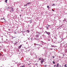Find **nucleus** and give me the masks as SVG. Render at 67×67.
<instances>
[{"mask_svg":"<svg viewBox=\"0 0 67 67\" xmlns=\"http://www.w3.org/2000/svg\"><path fill=\"white\" fill-rule=\"evenodd\" d=\"M41 64H43V62H44V59H42L41 60Z\"/></svg>","mask_w":67,"mask_h":67,"instance_id":"obj_1","label":"nucleus"},{"mask_svg":"<svg viewBox=\"0 0 67 67\" xmlns=\"http://www.w3.org/2000/svg\"><path fill=\"white\" fill-rule=\"evenodd\" d=\"M10 8L11 7H7L6 8V9L7 11H8V10H9V9H10Z\"/></svg>","mask_w":67,"mask_h":67,"instance_id":"obj_2","label":"nucleus"},{"mask_svg":"<svg viewBox=\"0 0 67 67\" xmlns=\"http://www.w3.org/2000/svg\"><path fill=\"white\" fill-rule=\"evenodd\" d=\"M10 12H11V13H12V12H13V8H11V9L10 10Z\"/></svg>","mask_w":67,"mask_h":67,"instance_id":"obj_3","label":"nucleus"},{"mask_svg":"<svg viewBox=\"0 0 67 67\" xmlns=\"http://www.w3.org/2000/svg\"><path fill=\"white\" fill-rule=\"evenodd\" d=\"M13 44H14L15 45L17 43H18V42H16L15 41H14L13 42Z\"/></svg>","mask_w":67,"mask_h":67,"instance_id":"obj_4","label":"nucleus"},{"mask_svg":"<svg viewBox=\"0 0 67 67\" xmlns=\"http://www.w3.org/2000/svg\"><path fill=\"white\" fill-rule=\"evenodd\" d=\"M45 32H46V34H48L49 35L50 34V33H49L46 31H45Z\"/></svg>","mask_w":67,"mask_h":67,"instance_id":"obj_5","label":"nucleus"},{"mask_svg":"<svg viewBox=\"0 0 67 67\" xmlns=\"http://www.w3.org/2000/svg\"><path fill=\"white\" fill-rule=\"evenodd\" d=\"M22 45H20L18 47V48L19 49H20L21 48V47H22Z\"/></svg>","mask_w":67,"mask_h":67,"instance_id":"obj_6","label":"nucleus"},{"mask_svg":"<svg viewBox=\"0 0 67 67\" xmlns=\"http://www.w3.org/2000/svg\"><path fill=\"white\" fill-rule=\"evenodd\" d=\"M64 66L65 67H67V64H66L64 65Z\"/></svg>","mask_w":67,"mask_h":67,"instance_id":"obj_7","label":"nucleus"},{"mask_svg":"<svg viewBox=\"0 0 67 67\" xmlns=\"http://www.w3.org/2000/svg\"><path fill=\"white\" fill-rule=\"evenodd\" d=\"M59 64L58 63L57 65V66H56V67H59V65H58Z\"/></svg>","mask_w":67,"mask_h":67,"instance_id":"obj_8","label":"nucleus"},{"mask_svg":"<svg viewBox=\"0 0 67 67\" xmlns=\"http://www.w3.org/2000/svg\"><path fill=\"white\" fill-rule=\"evenodd\" d=\"M7 1H8V0H5V2H6V3H7Z\"/></svg>","mask_w":67,"mask_h":67,"instance_id":"obj_9","label":"nucleus"},{"mask_svg":"<svg viewBox=\"0 0 67 67\" xmlns=\"http://www.w3.org/2000/svg\"><path fill=\"white\" fill-rule=\"evenodd\" d=\"M31 3V2H29V3H27V4H30Z\"/></svg>","mask_w":67,"mask_h":67,"instance_id":"obj_10","label":"nucleus"},{"mask_svg":"<svg viewBox=\"0 0 67 67\" xmlns=\"http://www.w3.org/2000/svg\"><path fill=\"white\" fill-rule=\"evenodd\" d=\"M39 36L38 35H36V37H38Z\"/></svg>","mask_w":67,"mask_h":67,"instance_id":"obj_11","label":"nucleus"},{"mask_svg":"<svg viewBox=\"0 0 67 67\" xmlns=\"http://www.w3.org/2000/svg\"><path fill=\"white\" fill-rule=\"evenodd\" d=\"M65 52H67V49H65Z\"/></svg>","mask_w":67,"mask_h":67,"instance_id":"obj_12","label":"nucleus"},{"mask_svg":"<svg viewBox=\"0 0 67 67\" xmlns=\"http://www.w3.org/2000/svg\"><path fill=\"white\" fill-rule=\"evenodd\" d=\"M26 31L27 32V33H29V32H30V31L27 30Z\"/></svg>","mask_w":67,"mask_h":67,"instance_id":"obj_13","label":"nucleus"},{"mask_svg":"<svg viewBox=\"0 0 67 67\" xmlns=\"http://www.w3.org/2000/svg\"><path fill=\"white\" fill-rule=\"evenodd\" d=\"M47 8H48V9H49V6L47 5Z\"/></svg>","mask_w":67,"mask_h":67,"instance_id":"obj_14","label":"nucleus"},{"mask_svg":"<svg viewBox=\"0 0 67 67\" xmlns=\"http://www.w3.org/2000/svg\"><path fill=\"white\" fill-rule=\"evenodd\" d=\"M53 64H55V62H54V61H53Z\"/></svg>","mask_w":67,"mask_h":67,"instance_id":"obj_15","label":"nucleus"},{"mask_svg":"<svg viewBox=\"0 0 67 67\" xmlns=\"http://www.w3.org/2000/svg\"><path fill=\"white\" fill-rule=\"evenodd\" d=\"M27 4H26V5H24V7H25V6H27Z\"/></svg>","mask_w":67,"mask_h":67,"instance_id":"obj_16","label":"nucleus"},{"mask_svg":"<svg viewBox=\"0 0 67 67\" xmlns=\"http://www.w3.org/2000/svg\"><path fill=\"white\" fill-rule=\"evenodd\" d=\"M39 60H41V59L40 58H39Z\"/></svg>","mask_w":67,"mask_h":67,"instance_id":"obj_17","label":"nucleus"},{"mask_svg":"<svg viewBox=\"0 0 67 67\" xmlns=\"http://www.w3.org/2000/svg\"><path fill=\"white\" fill-rule=\"evenodd\" d=\"M44 67H46V66H47L46 65H44Z\"/></svg>","mask_w":67,"mask_h":67,"instance_id":"obj_18","label":"nucleus"},{"mask_svg":"<svg viewBox=\"0 0 67 67\" xmlns=\"http://www.w3.org/2000/svg\"><path fill=\"white\" fill-rule=\"evenodd\" d=\"M24 66H25L24 65L22 66H21V67H24Z\"/></svg>","mask_w":67,"mask_h":67,"instance_id":"obj_19","label":"nucleus"},{"mask_svg":"<svg viewBox=\"0 0 67 67\" xmlns=\"http://www.w3.org/2000/svg\"><path fill=\"white\" fill-rule=\"evenodd\" d=\"M48 25V27H50V26H50V25Z\"/></svg>","mask_w":67,"mask_h":67,"instance_id":"obj_20","label":"nucleus"},{"mask_svg":"<svg viewBox=\"0 0 67 67\" xmlns=\"http://www.w3.org/2000/svg\"><path fill=\"white\" fill-rule=\"evenodd\" d=\"M52 11H55V10H54L52 9Z\"/></svg>","mask_w":67,"mask_h":67,"instance_id":"obj_21","label":"nucleus"},{"mask_svg":"<svg viewBox=\"0 0 67 67\" xmlns=\"http://www.w3.org/2000/svg\"><path fill=\"white\" fill-rule=\"evenodd\" d=\"M20 17H21V15H20Z\"/></svg>","mask_w":67,"mask_h":67,"instance_id":"obj_22","label":"nucleus"},{"mask_svg":"<svg viewBox=\"0 0 67 67\" xmlns=\"http://www.w3.org/2000/svg\"><path fill=\"white\" fill-rule=\"evenodd\" d=\"M28 65H30V64H28Z\"/></svg>","mask_w":67,"mask_h":67,"instance_id":"obj_23","label":"nucleus"},{"mask_svg":"<svg viewBox=\"0 0 67 67\" xmlns=\"http://www.w3.org/2000/svg\"><path fill=\"white\" fill-rule=\"evenodd\" d=\"M52 49V48H51V49Z\"/></svg>","mask_w":67,"mask_h":67,"instance_id":"obj_24","label":"nucleus"},{"mask_svg":"<svg viewBox=\"0 0 67 67\" xmlns=\"http://www.w3.org/2000/svg\"><path fill=\"white\" fill-rule=\"evenodd\" d=\"M53 57V58H54V57L53 56V57Z\"/></svg>","mask_w":67,"mask_h":67,"instance_id":"obj_25","label":"nucleus"},{"mask_svg":"<svg viewBox=\"0 0 67 67\" xmlns=\"http://www.w3.org/2000/svg\"><path fill=\"white\" fill-rule=\"evenodd\" d=\"M63 56H65V55L63 54Z\"/></svg>","mask_w":67,"mask_h":67,"instance_id":"obj_26","label":"nucleus"}]
</instances>
